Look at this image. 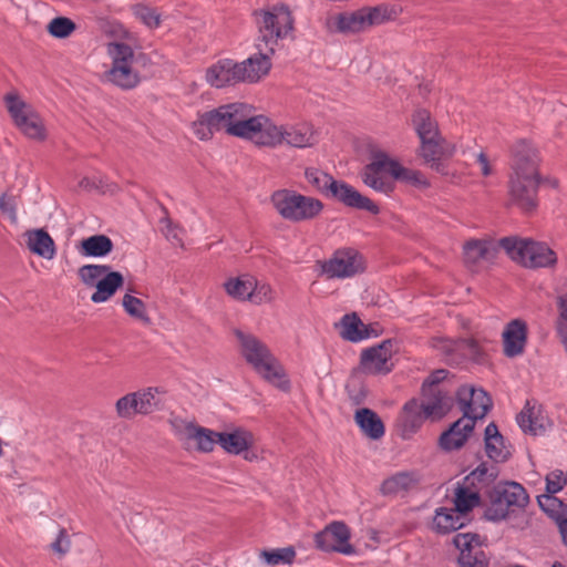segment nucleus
Here are the masks:
<instances>
[{
  "instance_id": "2eb2a0df",
  "label": "nucleus",
  "mask_w": 567,
  "mask_h": 567,
  "mask_svg": "<svg viewBox=\"0 0 567 567\" xmlns=\"http://www.w3.org/2000/svg\"><path fill=\"white\" fill-rule=\"evenodd\" d=\"M350 537V529L343 522H332L315 535V543L318 549L326 553L337 551L343 555H354L357 550L349 543Z\"/></svg>"
},
{
  "instance_id": "bb28decb",
  "label": "nucleus",
  "mask_w": 567,
  "mask_h": 567,
  "mask_svg": "<svg viewBox=\"0 0 567 567\" xmlns=\"http://www.w3.org/2000/svg\"><path fill=\"white\" fill-rule=\"evenodd\" d=\"M421 478L416 471H402L385 478L380 485V493L384 496H394L414 488Z\"/></svg>"
},
{
  "instance_id": "c03bdc74",
  "label": "nucleus",
  "mask_w": 567,
  "mask_h": 567,
  "mask_svg": "<svg viewBox=\"0 0 567 567\" xmlns=\"http://www.w3.org/2000/svg\"><path fill=\"white\" fill-rule=\"evenodd\" d=\"M188 441L196 443V450L198 452L209 453L214 451L216 443L219 444V432L196 425Z\"/></svg>"
},
{
  "instance_id": "774afa93",
  "label": "nucleus",
  "mask_w": 567,
  "mask_h": 567,
  "mask_svg": "<svg viewBox=\"0 0 567 567\" xmlns=\"http://www.w3.org/2000/svg\"><path fill=\"white\" fill-rule=\"evenodd\" d=\"M557 305L559 310V317L557 319L556 327L558 324H565L567 322V293L558 298Z\"/></svg>"
},
{
  "instance_id": "7ed1b4c3",
  "label": "nucleus",
  "mask_w": 567,
  "mask_h": 567,
  "mask_svg": "<svg viewBox=\"0 0 567 567\" xmlns=\"http://www.w3.org/2000/svg\"><path fill=\"white\" fill-rule=\"evenodd\" d=\"M252 16L258 29L256 41L262 44L266 52H276L279 40L286 39L295 30V18L285 3L255 10Z\"/></svg>"
},
{
  "instance_id": "5fc2aeb1",
  "label": "nucleus",
  "mask_w": 567,
  "mask_h": 567,
  "mask_svg": "<svg viewBox=\"0 0 567 567\" xmlns=\"http://www.w3.org/2000/svg\"><path fill=\"white\" fill-rule=\"evenodd\" d=\"M132 12L141 20L147 28L156 29L161 24V14L155 8L148 7L144 3H136L132 6Z\"/></svg>"
},
{
  "instance_id": "393cba45",
  "label": "nucleus",
  "mask_w": 567,
  "mask_h": 567,
  "mask_svg": "<svg viewBox=\"0 0 567 567\" xmlns=\"http://www.w3.org/2000/svg\"><path fill=\"white\" fill-rule=\"evenodd\" d=\"M255 443L254 434L240 426L219 432V445L228 454L239 455L250 450Z\"/></svg>"
},
{
  "instance_id": "a19ab883",
  "label": "nucleus",
  "mask_w": 567,
  "mask_h": 567,
  "mask_svg": "<svg viewBox=\"0 0 567 567\" xmlns=\"http://www.w3.org/2000/svg\"><path fill=\"white\" fill-rule=\"evenodd\" d=\"M480 504L481 495L478 491L473 489V487H470L464 483L456 487L454 495V509L461 516L467 514Z\"/></svg>"
},
{
  "instance_id": "052dcab7",
  "label": "nucleus",
  "mask_w": 567,
  "mask_h": 567,
  "mask_svg": "<svg viewBox=\"0 0 567 567\" xmlns=\"http://www.w3.org/2000/svg\"><path fill=\"white\" fill-rule=\"evenodd\" d=\"M274 299V291L268 284H258L255 279V285H252V292L250 293V299L252 303L260 305L264 302H270Z\"/></svg>"
},
{
  "instance_id": "e433bc0d",
  "label": "nucleus",
  "mask_w": 567,
  "mask_h": 567,
  "mask_svg": "<svg viewBox=\"0 0 567 567\" xmlns=\"http://www.w3.org/2000/svg\"><path fill=\"white\" fill-rule=\"evenodd\" d=\"M333 24L334 28H332L331 22L328 21V29L339 33H357L364 30L367 27L361 9L351 13L337 14Z\"/></svg>"
},
{
  "instance_id": "864d4df0",
  "label": "nucleus",
  "mask_w": 567,
  "mask_h": 567,
  "mask_svg": "<svg viewBox=\"0 0 567 567\" xmlns=\"http://www.w3.org/2000/svg\"><path fill=\"white\" fill-rule=\"evenodd\" d=\"M107 52L112 58V65L132 64L134 59L133 49L123 42L109 43Z\"/></svg>"
},
{
  "instance_id": "412c9836",
  "label": "nucleus",
  "mask_w": 567,
  "mask_h": 567,
  "mask_svg": "<svg viewBox=\"0 0 567 567\" xmlns=\"http://www.w3.org/2000/svg\"><path fill=\"white\" fill-rule=\"evenodd\" d=\"M475 424L466 417H460L452 423L439 437V447L444 452L462 449L473 433Z\"/></svg>"
},
{
  "instance_id": "338daca9",
  "label": "nucleus",
  "mask_w": 567,
  "mask_h": 567,
  "mask_svg": "<svg viewBox=\"0 0 567 567\" xmlns=\"http://www.w3.org/2000/svg\"><path fill=\"white\" fill-rule=\"evenodd\" d=\"M476 163L480 166L481 174L483 176L487 177L493 174L492 165L489 163L487 155L484 152H480L476 155Z\"/></svg>"
},
{
  "instance_id": "c85d7f7f",
  "label": "nucleus",
  "mask_w": 567,
  "mask_h": 567,
  "mask_svg": "<svg viewBox=\"0 0 567 567\" xmlns=\"http://www.w3.org/2000/svg\"><path fill=\"white\" fill-rule=\"evenodd\" d=\"M28 249L40 257L52 259L55 255V244L44 229H30L24 233Z\"/></svg>"
},
{
  "instance_id": "37998d69",
  "label": "nucleus",
  "mask_w": 567,
  "mask_h": 567,
  "mask_svg": "<svg viewBox=\"0 0 567 567\" xmlns=\"http://www.w3.org/2000/svg\"><path fill=\"white\" fill-rule=\"evenodd\" d=\"M137 396L138 414H151L164 408V401L159 395V390L157 388H147L145 390L137 391Z\"/></svg>"
},
{
  "instance_id": "ddd939ff",
  "label": "nucleus",
  "mask_w": 567,
  "mask_h": 567,
  "mask_svg": "<svg viewBox=\"0 0 567 567\" xmlns=\"http://www.w3.org/2000/svg\"><path fill=\"white\" fill-rule=\"evenodd\" d=\"M416 153L427 167L445 175L447 169L443 162L454 155L455 145L447 142L440 133L437 136L421 140Z\"/></svg>"
},
{
  "instance_id": "3c124183",
  "label": "nucleus",
  "mask_w": 567,
  "mask_h": 567,
  "mask_svg": "<svg viewBox=\"0 0 567 567\" xmlns=\"http://www.w3.org/2000/svg\"><path fill=\"white\" fill-rule=\"evenodd\" d=\"M539 507L554 517L556 520L558 517L567 518V506L555 496V494H545L537 497Z\"/></svg>"
},
{
  "instance_id": "9d476101",
  "label": "nucleus",
  "mask_w": 567,
  "mask_h": 567,
  "mask_svg": "<svg viewBox=\"0 0 567 567\" xmlns=\"http://www.w3.org/2000/svg\"><path fill=\"white\" fill-rule=\"evenodd\" d=\"M321 274L329 279L350 278L365 270L363 256L354 248H341L324 261H318Z\"/></svg>"
},
{
  "instance_id": "4468645a",
  "label": "nucleus",
  "mask_w": 567,
  "mask_h": 567,
  "mask_svg": "<svg viewBox=\"0 0 567 567\" xmlns=\"http://www.w3.org/2000/svg\"><path fill=\"white\" fill-rule=\"evenodd\" d=\"M456 402L463 412L462 417H466L476 423L489 412L493 406L492 398L482 388L472 385H462L456 392Z\"/></svg>"
},
{
  "instance_id": "a18cd8bd",
  "label": "nucleus",
  "mask_w": 567,
  "mask_h": 567,
  "mask_svg": "<svg viewBox=\"0 0 567 567\" xmlns=\"http://www.w3.org/2000/svg\"><path fill=\"white\" fill-rule=\"evenodd\" d=\"M363 18L367 27L382 24L396 18V10L389 4H379L375 7L362 8Z\"/></svg>"
},
{
  "instance_id": "09e8293b",
  "label": "nucleus",
  "mask_w": 567,
  "mask_h": 567,
  "mask_svg": "<svg viewBox=\"0 0 567 567\" xmlns=\"http://www.w3.org/2000/svg\"><path fill=\"white\" fill-rule=\"evenodd\" d=\"M305 178L312 186V188L326 196H328L331 187V182H334V178L316 167H307L305 169Z\"/></svg>"
},
{
  "instance_id": "20e7f679",
  "label": "nucleus",
  "mask_w": 567,
  "mask_h": 567,
  "mask_svg": "<svg viewBox=\"0 0 567 567\" xmlns=\"http://www.w3.org/2000/svg\"><path fill=\"white\" fill-rule=\"evenodd\" d=\"M270 203L281 218L291 223L313 220L324 208L320 199L287 188L275 190Z\"/></svg>"
},
{
  "instance_id": "e2e57ef3",
  "label": "nucleus",
  "mask_w": 567,
  "mask_h": 567,
  "mask_svg": "<svg viewBox=\"0 0 567 567\" xmlns=\"http://www.w3.org/2000/svg\"><path fill=\"white\" fill-rule=\"evenodd\" d=\"M71 548V539L65 528L59 530L56 539L51 544V549L59 556H64Z\"/></svg>"
},
{
  "instance_id": "49530a36",
  "label": "nucleus",
  "mask_w": 567,
  "mask_h": 567,
  "mask_svg": "<svg viewBox=\"0 0 567 567\" xmlns=\"http://www.w3.org/2000/svg\"><path fill=\"white\" fill-rule=\"evenodd\" d=\"M346 391L349 400L354 405L364 403L368 390L359 370H353L346 384Z\"/></svg>"
},
{
  "instance_id": "b1692460",
  "label": "nucleus",
  "mask_w": 567,
  "mask_h": 567,
  "mask_svg": "<svg viewBox=\"0 0 567 567\" xmlns=\"http://www.w3.org/2000/svg\"><path fill=\"white\" fill-rule=\"evenodd\" d=\"M422 395L423 399L420 404L423 405L425 413L433 421L444 417L453 405V399L440 388H430L422 391Z\"/></svg>"
},
{
  "instance_id": "79ce46f5",
  "label": "nucleus",
  "mask_w": 567,
  "mask_h": 567,
  "mask_svg": "<svg viewBox=\"0 0 567 567\" xmlns=\"http://www.w3.org/2000/svg\"><path fill=\"white\" fill-rule=\"evenodd\" d=\"M252 285H255V278L247 275L228 279L224 284V287L230 297L238 300H249L250 293L252 292Z\"/></svg>"
},
{
  "instance_id": "1a4fd4ad",
  "label": "nucleus",
  "mask_w": 567,
  "mask_h": 567,
  "mask_svg": "<svg viewBox=\"0 0 567 567\" xmlns=\"http://www.w3.org/2000/svg\"><path fill=\"white\" fill-rule=\"evenodd\" d=\"M542 182L543 176L508 174L509 204L525 213L535 210L538 206V188Z\"/></svg>"
},
{
  "instance_id": "39448f33",
  "label": "nucleus",
  "mask_w": 567,
  "mask_h": 567,
  "mask_svg": "<svg viewBox=\"0 0 567 567\" xmlns=\"http://www.w3.org/2000/svg\"><path fill=\"white\" fill-rule=\"evenodd\" d=\"M284 142L292 147H310L315 143L312 127L307 124L277 126L269 117L261 115L256 145L276 147Z\"/></svg>"
},
{
  "instance_id": "f704fd0d",
  "label": "nucleus",
  "mask_w": 567,
  "mask_h": 567,
  "mask_svg": "<svg viewBox=\"0 0 567 567\" xmlns=\"http://www.w3.org/2000/svg\"><path fill=\"white\" fill-rule=\"evenodd\" d=\"M104 78L122 90H132L141 82L138 73L132 69L131 64L112 65V68L104 73Z\"/></svg>"
},
{
  "instance_id": "9b49d317",
  "label": "nucleus",
  "mask_w": 567,
  "mask_h": 567,
  "mask_svg": "<svg viewBox=\"0 0 567 567\" xmlns=\"http://www.w3.org/2000/svg\"><path fill=\"white\" fill-rule=\"evenodd\" d=\"M398 166L399 162L390 158L384 152H375L372 154L371 162L361 172L362 182L377 192L390 194L394 185L384 178L382 173H389L393 177V171Z\"/></svg>"
},
{
  "instance_id": "c756f323",
  "label": "nucleus",
  "mask_w": 567,
  "mask_h": 567,
  "mask_svg": "<svg viewBox=\"0 0 567 567\" xmlns=\"http://www.w3.org/2000/svg\"><path fill=\"white\" fill-rule=\"evenodd\" d=\"M123 285V275L120 271L112 270L110 266L109 271L97 282L95 291L91 296V301L93 303H102L110 300Z\"/></svg>"
},
{
  "instance_id": "bf43d9fd",
  "label": "nucleus",
  "mask_w": 567,
  "mask_h": 567,
  "mask_svg": "<svg viewBox=\"0 0 567 567\" xmlns=\"http://www.w3.org/2000/svg\"><path fill=\"white\" fill-rule=\"evenodd\" d=\"M168 423L177 436H184L186 440L189 439L190 434L197 425L195 422L187 421L178 415H172L168 420Z\"/></svg>"
},
{
  "instance_id": "ea45409f",
  "label": "nucleus",
  "mask_w": 567,
  "mask_h": 567,
  "mask_svg": "<svg viewBox=\"0 0 567 567\" xmlns=\"http://www.w3.org/2000/svg\"><path fill=\"white\" fill-rule=\"evenodd\" d=\"M341 337L351 342H358L370 337V329L357 313L344 315L340 321Z\"/></svg>"
},
{
  "instance_id": "f8f14e48",
  "label": "nucleus",
  "mask_w": 567,
  "mask_h": 567,
  "mask_svg": "<svg viewBox=\"0 0 567 567\" xmlns=\"http://www.w3.org/2000/svg\"><path fill=\"white\" fill-rule=\"evenodd\" d=\"M540 163L539 150L532 141L522 138L511 146L509 174L542 176Z\"/></svg>"
},
{
  "instance_id": "69168bd1",
  "label": "nucleus",
  "mask_w": 567,
  "mask_h": 567,
  "mask_svg": "<svg viewBox=\"0 0 567 567\" xmlns=\"http://www.w3.org/2000/svg\"><path fill=\"white\" fill-rule=\"evenodd\" d=\"M0 210L7 214L12 220L17 219V208L14 197L2 194L0 196Z\"/></svg>"
},
{
  "instance_id": "f3484780",
  "label": "nucleus",
  "mask_w": 567,
  "mask_h": 567,
  "mask_svg": "<svg viewBox=\"0 0 567 567\" xmlns=\"http://www.w3.org/2000/svg\"><path fill=\"white\" fill-rule=\"evenodd\" d=\"M394 341L386 339L378 346L368 348L362 351L360 358V368L368 374H386L392 367L388 364L392 357Z\"/></svg>"
},
{
  "instance_id": "423d86ee",
  "label": "nucleus",
  "mask_w": 567,
  "mask_h": 567,
  "mask_svg": "<svg viewBox=\"0 0 567 567\" xmlns=\"http://www.w3.org/2000/svg\"><path fill=\"white\" fill-rule=\"evenodd\" d=\"M498 247L503 248L511 259L527 268L551 267L557 262L556 252L545 243L512 236L499 239Z\"/></svg>"
},
{
  "instance_id": "2f4dec72",
  "label": "nucleus",
  "mask_w": 567,
  "mask_h": 567,
  "mask_svg": "<svg viewBox=\"0 0 567 567\" xmlns=\"http://www.w3.org/2000/svg\"><path fill=\"white\" fill-rule=\"evenodd\" d=\"M516 421L526 434L540 435L546 431V417L540 410H536L530 401H526L524 409L518 413Z\"/></svg>"
},
{
  "instance_id": "a211bd4d",
  "label": "nucleus",
  "mask_w": 567,
  "mask_h": 567,
  "mask_svg": "<svg viewBox=\"0 0 567 567\" xmlns=\"http://www.w3.org/2000/svg\"><path fill=\"white\" fill-rule=\"evenodd\" d=\"M328 197L338 200L346 207L365 210L372 215H378L380 213L379 206L373 200L362 195L353 186L343 181L334 179V182H331Z\"/></svg>"
},
{
  "instance_id": "7c9ffc66",
  "label": "nucleus",
  "mask_w": 567,
  "mask_h": 567,
  "mask_svg": "<svg viewBox=\"0 0 567 567\" xmlns=\"http://www.w3.org/2000/svg\"><path fill=\"white\" fill-rule=\"evenodd\" d=\"M354 421L362 433L371 440H380L385 432L381 417L371 409L361 408L354 413Z\"/></svg>"
},
{
  "instance_id": "4c0bfd02",
  "label": "nucleus",
  "mask_w": 567,
  "mask_h": 567,
  "mask_svg": "<svg viewBox=\"0 0 567 567\" xmlns=\"http://www.w3.org/2000/svg\"><path fill=\"white\" fill-rule=\"evenodd\" d=\"M464 526L462 516L454 508L439 507L433 518V529L439 534H450Z\"/></svg>"
},
{
  "instance_id": "a878e982",
  "label": "nucleus",
  "mask_w": 567,
  "mask_h": 567,
  "mask_svg": "<svg viewBox=\"0 0 567 567\" xmlns=\"http://www.w3.org/2000/svg\"><path fill=\"white\" fill-rule=\"evenodd\" d=\"M497 246L492 240L471 239L464 244V262L467 267H474L481 261H489L495 258Z\"/></svg>"
},
{
  "instance_id": "0e129e2a",
  "label": "nucleus",
  "mask_w": 567,
  "mask_h": 567,
  "mask_svg": "<svg viewBox=\"0 0 567 567\" xmlns=\"http://www.w3.org/2000/svg\"><path fill=\"white\" fill-rule=\"evenodd\" d=\"M449 371L445 369H439L433 371L423 382L422 391H426L430 388H439V384L447 377Z\"/></svg>"
},
{
  "instance_id": "6e6d98bb",
  "label": "nucleus",
  "mask_w": 567,
  "mask_h": 567,
  "mask_svg": "<svg viewBox=\"0 0 567 567\" xmlns=\"http://www.w3.org/2000/svg\"><path fill=\"white\" fill-rule=\"evenodd\" d=\"M393 178L416 187L425 188L430 185L421 172L403 167L400 163L398 168L393 171Z\"/></svg>"
},
{
  "instance_id": "8fccbe9b",
  "label": "nucleus",
  "mask_w": 567,
  "mask_h": 567,
  "mask_svg": "<svg viewBox=\"0 0 567 567\" xmlns=\"http://www.w3.org/2000/svg\"><path fill=\"white\" fill-rule=\"evenodd\" d=\"M296 550L292 546L267 550L260 553V557L271 566L276 565H291L296 558Z\"/></svg>"
},
{
  "instance_id": "72a5a7b5",
  "label": "nucleus",
  "mask_w": 567,
  "mask_h": 567,
  "mask_svg": "<svg viewBox=\"0 0 567 567\" xmlns=\"http://www.w3.org/2000/svg\"><path fill=\"white\" fill-rule=\"evenodd\" d=\"M76 248L81 256L102 258L112 252L114 244L109 236L99 234L83 238Z\"/></svg>"
},
{
  "instance_id": "680f3d73",
  "label": "nucleus",
  "mask_w": 567,
  "mask_h": 567,
  "mask_svg": "<svg viewBox=\"0 0 567 567\" xmlns=\"http://www.w3.org/2000/svg\"><path fill=\"white\" fill-rule=\"evenodd\" d=\"M566 484L567 478L563 471L556 470L546 476V492L549 494H556L560 492Z\"/></svg>"
},
{
  "instance_id": "aec40b11",
  "label": "nucleus",
  "mask_w": 567,
  "mask_h": 567,
  "mask_svg": "<svg viewBox=\"0 0 567 567\" xmlns=\"http://www.w3.org/2000/svg\"><path fill=\"white\" fill-rule=\"evenodd\" d=\"M239 66L231 59H220L207 68L205 73L206 82L216 89H223L240 83Z\"/></svg>"
},
{
  "instance_id": "603ef678",
  "label": "nucleus",
  "mask_w": 567,
  "mask_h": 567,
  "mask_svg": "<svg viewBox=\"0 0 567 567\" xmlns=\"http://www.w3.org/2000/svg\"><path fill=\"white\" fill-rule=\"evenodd\" d=\"M76 30V24L73 20L66 17H56L52 19L47 25V31L50 35L56 39H65Z\"/></svg>"
},
{
  "instance_id": "473e14b6",
  "label": "nucleus",
  "mask_w": 567,
  "mask_h": 567,
  "mask_svg": "<svg viewBox=\"0 0 567 567\" xmlns=\"http://www.w3.org/2000/svg\"><path fill=\"white\" fill-rule=\"evenodd\" d=\"M498 476L499 467L496 464L483 462L464 477V484L480 492L493 485Z\"/></svg>"
},
{
  "instance_id": "c9c22d12",
  "label": "nucleus",
  "mask_w": 567,
  "mask_h": 567,
  "mask_svg": "<svg viewBox=\"0 0 567 567\" xmlns=\"http://www.w3.org/2000/svg\"><path fill=\"white\" fill-rule=\"evenodd\" d=\"M433 347L450 354L458 349H465L473 360L480 361L483 355V351L475 339H447L437 338L433 339Z\"/></svg>"
},
{
  "instance_id": "0eeeda50",
  "label": "nucleus",
  "mask_w": 567,
  "mask_h": 567,
  "mask_svg": "<svg viewBox=\"0 0 567 567\" xmlns=\"http://www.w3.org/2000/svg\"><path fill=\"white\" fill-rule=\"evenodd\" d=\"M487 496L489 505L484 517L492 522L503 520L515 507L524 508L529 503L526 489L516 482H501L487 492Z\"/></svg>"
},
{
  "instance_id": "58836bf2",
  "label": "nucleus",
  "mask_w": 567,
  "mask_h": 567,
  "mask_svg": "<svg viewBox=\"0 0 567 567\" xmlns=\"http://www.w3.org/2000/svg\"><path fill=\"white\" fill-rule=\"evenodd\" d=\"M411 123L420 141L441 133L437 121L426 109H416L411 115Z\"/></svg>"
},
{
  "instance_id": "4be33fe9",
  "label": "nucleus",
  "mask_w": 567,
  "mask_h": 567,
  "mask_svg": "<svg viewBox=\"0 0 567 567\" xmlns=\"http://www.w3.org/2000/svg\"><path fill=\"white\" fill-rule=\"evenodd\" d=\"M527 341V324L520 319L509 321L503 332L504 354L508 358L520 355Z\"/></svg>"
},
{
  "instance_id": "dca6fc26",
  "label": "nucleus",
  "mask_w": 567,
  "mask_h": 567,
  "mask_svg": "<svg viewBox=\"0 0 567 567\" xmlns=\"http://www.w3.org/2000/svg\"><path fill=\"white\" fill-rule=\"evenodd\" d=\"M454 546L460 550L458 567H488L489 557L482 549L480 535L473 533H458L453 538Z\"/></svg>"
},
{
  "instance_id": "6e6552de",
  "label": "nucleus",
  "mask_w": 567,
  "mask_h": 567,
  "mask_svg": "<svg viewBox=\"0 0 567 567\" xmlns=\"http://www.w3.org/2000/svg\"><path fill=\"white\" fill-rule=\"evenodd\" d=\"M4 100L14 124L27 137L38 141L45 140L47 131L43 121L31 105L17 94H7Z\"/></svg>"
},
{
  "instance_id": "f03ea898",
  "label": "nucleus",
  "mask_w": 567,
  "mask_h": 567,
  "mask_svg": "<svg viewBox=\"0 0 567 567\" xmlns=\"http://www.w3.org/2000/svg\"><path fill=\"white\" fill-rule=\"evenodd\" d=\"M234 333L239 341L240 353L255 371L278 389L289 390V380L286 379L281 365L268 347L251 333H245L239 329H236Z\"/></svg>"
},
{
  "instance_id": "5701e85b",
  "label": "nucleus",
  "mask_w": 567,
  "mask_h": 567,
  "mask_svg": "<svg viewBox=\"0 0 567 567\" xmlns=\"http://www.w3.org/2000/svg\"><path fill=\"white\" fill-rule=\"evenodd\" d=\"M427 419H430V416L425 413L423 405L420 404L417 399H411L408 401L400 415L402 439H411Z\"/></svg>"
},
{
  "instance_id": "13d9d810",
  "label": "nucleus",
  "mask_w": 567,
  "mask_h": 567,
  "mask_svg": "<svg viewBox=\"0 0 567 567\" xmlns=\"http://www.w3.org/2000/svg\"><path fill=\"white\" fill-rule=\"evenodd\" d=\"M122 305L124 310L131 317L140 319L146 323L150 322V317L146 313L145 303L140 298L126 293L123 297Z\"/></svg>"
},
{
  "instance_id": "cd10ccee",
  "label": "nucleus",
  "mask_w": 567,
  "mask_h": 567,
  "mask_svg": "<svg viewBox=\"0 0 567 567\" xmlns=\"http://www.w3.org/2000/svg\"><path fill=\"white\" fill-rule=\"evenodd\" d=\"M485 452L494 463H504L511 457L509 450L504 444V436L497 425L491 422L484 432Z\"/></svg>"
},
{
  "instance_id": "6ab92c4d",
  "label": "nucleus",
  "mask_w": 567,
  "mask_h": 567,
  "mask_svg": "<svg viewBox=\"0 0 567 567\" xmlns=\"http://www.w3.org/2000/svg\"><path fill=\"white\" fill-rule=\"evenodd\" d=\"M255 48L257 53L252 54L243 62H237L241 82L257 83L269 73L272 66L271 58L275 52H266L262 48V44L258 43L257 41L255 42Z\"/></svg>"
},
{
  "instance_id": "de8ad7c7",
  "label": "nucleus",
  "mask_w": 567,
  "mask_h": 567,
  "mask_svg": "<svg viewBox=\"0 0 567 567\" xmlns=\"http://www.w3.org/2000/svg\"><path fill=\"white\" fill-rule=\"evenodd\" d=\"M110 265L87 264L78 269V277L80 281L87 288H95L97 282L102 279Z\"/></svg>"
},
{
  "instance_id": "f257e3e1",
  "label": "nucleus",
  "mask_w": 567,
  "mask_h": 567,
  "mask_svg": "<svg viewBox=\"0 0 567 567\" xmlns=\"http://www.w3.org/2000/svg\"><path fill=\"white\" fill-rule=\"evenodd\" d=\"M261 115L254 114V107L246 103H229L199 113L193 122V132L200 141H208L215 132L251 141L256 145L260 132Z\"/></svg>"
},
{
  "instance_id": "4d7b16f0",
  "label": "nucleus",
  "mask_w": 567,
  "mask_h": 567,
  "mask_svg": "<svg viewBox=\"0 0 567 567\" xmlns=\"http://www.w3.org/2000/svg\"><path fill=\"white\" fill-rule=\"evenodd\" d=\"M115 410L120 417L127 420L138 414L137 392L127 393L120 398L115 403Z\"/></svg>"
}]
</instances>
